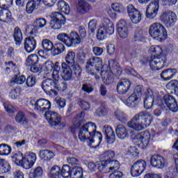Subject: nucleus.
Wrapping results in <instances>:
<instances>
[{
  "label": "nucleus",
  "mask_w": 178,
  "mask_h": 178,
  "mask_svg": "<svg viewBox=\"0 0 178 178\" xmlns=\"http://www.w3.org/2000/svg\"><path fill=\"white\" fill-rule=\"evenodd\" d=\"M42 69L46 74H49L52 72V79L44 80L42 83V88L44 92H49L51 97H56L58 91H65L67 88V85L65 83L60 82L59 80L62 77V71L59 63L56 62L55 64L51 60L46 61L42 65Z\"/></svg>",
  "instance_id": "1"
},
{
  "label": "nucleus",
  "mask_w": 178,
  "mask_h": 178,
  "mask_svg": "<svg viewBox=\"0 0 178 178\" xmlns=\"http://www.w3.org/2000/svg\"><path fill=\"white\" fill-rule=\"evenodd\" d=\"M95 131H97V125L94 122H87L80 129L79 139L83 143L87 141L90 147L97 148L102 141V134L101 132L95 133Z\"/></svg>",
  "instance_id": "2"
},
{
  "label": "nucleus",
  "mask_w": 178,
  "mask_h": 178,
  "mask_svg": "<svg viewBox=\"0 0 178 178\" xmlns=\"http://www.w3.org/2000/svg\"><path fill=\"white\" fill-rule=\"evenodd\" d=\"M152 120V114L145 111L136 113L131 120L128 122L127 126L129 129L135 130L136 131H141L149 127Z\"/></svg>",
  "instance_id": "3"
},
{
  "label": "nucleus",
  "mask_w": 178,
  "mask_h": 178,
  "mask_svg": "<svg viewBox=\"0 0 178 178\" xmlns=\"http://www.w3.org/2000/svg\"><path fill=\"white\" fill-rule=\"evenodd\" d=\"M149 52L154 56L149 62L152 70L163 69L166 62L165 57L161 56V54H162V47L159 46H152L149 49Z\"/></svg>",
  "instance_id": "4"
},
{
  "label": "nucleus",
  "mask_w": 178,
  "mask_h": 178,
  "mask_svg": "<svg viewBox=\"0 0 178 178\" xmlns=\"http://www.w3.org/2000/svg\"><path fill=\"white\" fill-rule=\"evenodd\" d=\"M86 72L88 74L94 76L96 80H99L101 77V70L104 68L102 59L99 57L93 56L86 62Z\"/></svg>",
  "instance_id": "5"
},
{
  "label": "nucleus",
  "mask_w": 178,
  "mask_h": 178,
  "mask_svg": "<svg viewBox=\"0 0 178 178\" xmlns=\"http://www.w3.org/2000/svg\"><path fill=\"white\" fill-rule=\"evenodd\" d=\"M115 33V26L111 19L104 18L97 31L96 37L99 41H104L108 35H112Z\"/></svg>",
  "instance_id": "6"
},
{
  "label": "nucleus",
  "mask_w": 178,
  "mask_h": 178,
  "mask_svg": "<svg viewBox=\"0 0 178 178\" xmlns=\"http://www.w3.org/2000/svg\"><path fill=\"white\" fill-rule=\"evenodd\" d=\"M149 34L154 40L159 41V42H162L168 37L165 26L161 23H154L152 24L149 29Z\"/></svg>",
  "instance_id": "7"
},
{
  "label": "nucleus",
  "mask_w": 178,
  "mask_h": 178,
  "mask_svg": "<svg viewBox=\"0 0 178 178\" xmlns=\"http://www.w3.org/2000/svg\"><path fill=\"white\" fill-rule=\"evenodd\" d=\"M160 20L165 27L168 29L173 27L177 22V15L176 13L170 10H165L160 15Z\"/></svg>",
  "instance_id": "8"
},
{
  "label": "nucleus",
  "mask_w": 178,
  "mask_h": 178,
  "mask_svg": "<svg viewBox=\"0 0 178 178\" xmlns=\"http://www.w3.org/2000/svg\"><path fill=\"white\" fill-rule=\"evenodd\" d=\"M30 36L26 38L24 42V47L26 52L28 54H31L34 52L37 48V40L35 37H37V29L35 28L32 29L29 32Z\"/></svg>",
  "instance_id": "9"
},
{
  "label": "nucleus",
  "mask_w": 178,
  "mask_h": 178,
  "mask_svg": "<svg viewBox=\"0 0 178 178\" xmlns=\"http://www.w3.org/2000/svg\"><path fill=\"white\" fill-rule=\"evenodd\" d=\"M31 104L38 113H48L49 112L48 111L51 109V102L45 99L31 100Z\"/></svg>",
  "instance_id": "10"
},
{
  "label": "nucleus",
  "mask_w": 178,
  "mask_h": 178,
  "mask_svg": "<svg viewBox=\"0 0 178 178\" xmlns=\"http://www.w3.org/2000/svg\"><path fill=\"white\" fill-rule=\"evenodd\" d=\"M51 17V27L53 30H59L62 29V26L66 24V17L63 16L62 13L53 12Z\"/></svg>",
  "instance_id": "11"
},
{
  "label": "nucleus",
  "mask_w": 178,
  "mask_h": 178,
  "mask_svg": "<svg viewBox=\"0 0 178 178\" xmlns=\"http://www.w3.org/2000/svg\"><path fill=\"white\" fill-rule=\"evenodd\" d=\"M141 95H143V89L140 86H136L134 93L124 101L125 105L131 108L137 106L140 104Z\"/></svg>",
  "instance_id": "12"
},
{
  "label": "nucleus",
  "mask_w": 178,
  "mask_h": 178,
  "mask_svg": "<svg viewBox=\"0 0 178 178\" xmlns=\"http://www.w3.org/2000/svg\"><path fill=\"white\" fill-rule=\"evenodd\" d=\"M44 118L51 126H60V129H63V127H65L66 126L65 123L60 122L62 118L56 112L49 111L48 113H44Z\"/></svg>",
  "instance_id": "13"
},
{
  "label": "nucleus",
  "mask_w": 178,
  "mask_h": 178,
  "mask_svg": "<svg viewBox=\"0 0 178 178\" xmlns=\"http://www.w3.org/2000/svg\"><path fill=\"white\" fill-rule=\"evenodd\" d=\"M147 168V162L145 160H138L131 168V175L133 177H138Z\"/></svg>",
  "instance_id": "14"
},
{
  "label": "nucleus",
  "mask_w": 178,
  "mask_h": 178,
  "mask_svg": "<svg viewBox=\"0 0 178 178\" xmlns=\"http://www.w3.org/2000/svg\"><path fill=\"white\" fill-rule=\"evenodd\" d=\"M151 138V134H149V132L148 131H143L141 133L138 134L135 136V140L139 143V147L140 148H143V149H145L146 148H148L151 144L149 143V140Z\"/></svg>",
  "instance_id": "15"
},
{
  "label": "nucleus",
  "mask_w": 178,
  "mask_h": 178,
  "mask_svg": "<svg viewBox=\"0 0 178 178\" xmlns=\"http://www.w3.org/2000/svg\"><path fill=\"white\" fill-rule=\"evenodd\" d=\"M159 10V0H152L146 8V17L148 19H155Z\"/></svg>",
  "instance_id": "16"
},
{
  "label": "nucleus",
  "mask_w": 178,
  "mask_h": 178,
  "mask_svg": "<svg viewBox=\"0 0 178 178\" xmlns=\"http://www.w3.org/2000/svg\"><path fill=\"white\" fill-rule=\"evenodd\" d=\"M103 160L100 161L98 165V169L99 172H104L105 168H106V165L108 163H111L115 158V152L112 150H108L104 152L102 154Z\"/></svg>",
  "instance_id": "17"
},
{
  "label": "nucleus",
  "mask_w": 178,
  "mask_h": 178,
  "mask_svg": "<svg viewBox=\"0 0 178 178\" xmlns=\"http://www.w3.org/2000/svg\"><path fill=\"white\" fill-rule=\"evenodd\" d=\"M130 20L134 24H138L141 22V13L136 9L133 4H129L127 7Z\"/></svg>",
  "instance_id": "18"
},
{
  "label": "nucleus",
  "mask_w": 178,
  "mask_h": 178,
  "mask_svg": "<svg viewBox=\"0 0 178 178\" xmlns=\"http://www.w3.org/2000/svg\"><path fill=\"white\" fill-rule=\"evenodd\" d=\"M150 163L153 168L157 169H163L168 166V161L163 156L159 154H154L150 159Z\"/></svg>",
  "instance_id": "19"
},
{
  "label": "nucleus",
  "mask_w": 178,
  "mask_h": 178,
  "mask_svg": "<svg viewBox=\"0 0 178 178\" xmlns=\"http://www.w3.org/2000/svg\"><path fill=\"white\" fill-rule=\"evenodd\" d=\"M72 65H69L66 64V63H62L61 67L63 69V74L61 72V76L60 77L59 82L60 83H64V84H67L66 82L62 81V79H64V80H71V79L73 77V70H72Z\"/></svg>",
  "instance_id": "20"
},
{
  "label": "nucleus",
  "mask_w": 178,
  "mask_h": 178,
  "mask_svg": "<svg viewBox=\"0 0 178 178\" xmlns=\"http://www.w3.org/2000/svg\"><path fill=\"white\" fill-rule=\"evenodd\" d=\"M35 161H37V154L33 152L28 153L23 159L22 167L24 169H31L34 166Z\"/></svg>",
  "instance_id": "21"
},
{
  "label": "nucleus",
  "mask_w": 178,
  "mask_h": 178,
  "mask_svg": "<svg viewBox=\"0 0 178 178\" xmlns=\"http://www.w3.org/2000/svg\"><path fill=\"white\" fill-rule=\"evenodd\" d=\"M165 105L171 111V112H177L178 106L176 99L170 95H165L163 99Z\"/></svg>",
  "instance_id": "22"
},
{
  "label": "nucleus",
  "mask_w": 178,
  "mask_h": 178,
  "mask_svg": "<svg viewBox=\"0 0 178 178\" xmlns=\"http://www.w3.org/2000/svg\"><path fill=\"white\" fill-rule=\"evenodd\" d=\"M117 30L120 38H127L129 37V29L126 21L120 19L117 24Z\"/></svg>",
  "instance_id": "23"
},
{
  "label": "nucleus",
  "mask_w": 178,
  "mask_h": 178,
  "mask_svg": "<svg viewBox=\"0 0 178 178\" xmlns=\"http://www.w3.org/2000/svg\"><path fill=\"white\" fill-rule=\"evenodd\" d=\"M130 86H131V83H130L129 79H122L117 86L118 92L119 94H126L129 91Z\"/></svg>",
  "instance_id": "24"
},
{
  "label": "nucleus",
  "mask_w": 178,
  "mask_h": 178,
  "mask_svg": "<svg viewBox=\"0 0 178 178\" xmlns=\"http://www.w3.org/2000/svg\"><path fill=\"white\" fill-rule=\"evenodd\" d=\"M91 9H92V7H91L88 3L86 2L84 0H79L76 5L77 13L84 15V13H87V12H88V10H91Z\"/></svg>",
  "instance_id": "25"
},
{
  "label": "nucleus",
  "mask_w": 178,
  "mask_h": 178,
  "mask_svg": "<svg viewBox=\"0 0 178 178\" xmlns=\"http://www.w3.org/2000/svg\"><path fill=\"white\" fill-rule=\"evenodd\" d=\"M103 131L106 136V138L108 144H113V142L115 141V135L113 129L109 125H106L104 127Z\"/></svg>",
  "instance_id": "26"
},
{
  "label": "nucleus",
  "mask_w": 178,
  "mask_h": 178,
  "mask_svg": "<svg viewBox=\"0 0 178 178\" xmlns=\"http://www.w3.org/2000/svg\"><path fill=\"white\" fill-rule=\"evenodd\" d=\"M177 74V70L176 68H168L161 73V77L165 81H169L172 80V77H175Z\"/></svg>",
  "instance_id": "27"
},
{
  "label": "nucleus",
  "mask_w": 178,
  "mask_h": 178,
  "mask_svg": "<svg viewBox=\"0 0 178 178\" xmlns=\"http://www.w3.org/2000/svg\"><path fill=\"white\" fill-rule=\"evenodd\" d=\"M117 136L120 140H124L129 137V131L123 124H118L115 128Z\"/></svg>",
  "instance_id": "28"
},
{
  "label": "nucleus",
  "mask_w": 178,
  "mask_h": 178,
  "mask_svg": "<svg viewBox=\"0 0 178 178\" xmlns=\"http://www.w3.org/2000/svg\"><path fill=\"white\" fill-rule=\"evenodd\" d=\"M25 81H26V76L19 72L13 77V79L10 81L9 86L10 87H13L15 84H17L18 86H22V84H24Z\"/></svg>",
  "instance_id": "29"
},
{
  "label": "nucleus",
  "mask_w": 178,
  "mask_h": 178,
  "mask_svg": "<svg viewBox=\"0 0 178 178\" xmlns=\"http://www.w3.org/2000/svg\"><path fill=\"white\" fill-rule=\"evenodd\" d=\"M13 38L15 42V45L17 47H20L22 45V41H23V33L19 27H15L13 32Z\"/></svg>",
  "instance_id": "30"
},
{
  "label": "nucleus",
  "mask_w": 178,
  "mask_h": 178,
  "mask_svg": "<svg viewBox=\"0 0 178 178\" xmlns=\"http://www.w3.org/2000/svg\"><path fill=\"white\" fill-rule=\"evenodd\" d=\"M80 42H81V38L79 36V33L76 31H72L70 36L69 47L79 45Z\"/></svg>",
  "instance_id": "31"
},
{
  "label": "nucleus",
  "mask_w": 178,
  "mask_h": 178,
  "mask_svg": "<svg viewBox=\"0 0 178 178\" xmlns=\"http://www.w3.org/2000/svg\"><path fill=\"white\" fill-rule=\"evenodd\" d=\"M15 122L22 126H27L29 124V119H27L26 114L23 111H18L15 115Z\"/></svg>",
  "instance_id": "32"
},
{
  "label": "nucleus",
  "mask_w": 178,
  "mask_h": 178,
  "mask_svg": "<svg viewBox=\"0 0 178 178\" xmlns=\"http://www.w3.org/2000/svg\"><path fill=\"white\" fill-rule=\"evenodd\" d=\"M147 33L141 28H137L134 33V38L135 41H138L139 42H144L146 40Z\"/></svg>",
  "instance_id": "33"
},
{
  "label": "nucleus",
  "mask_w": 178,
  "mask_h": 178,
  "mask_svg": "<svg viewBox=\"0 0 178 178\" xmlns=\"http://www.w3.org/2000/svg\"><path fill=\"white\" fill-rule=\"evenodd\" d=\"M0 22L10 23L12 22V13L6 9L0 10Z\"/></svg>",
  "instance_id": "34"
},
{
  "label": "nucleus",
  "mask_w": 178,
  "mask_h": 178,
  "mask_svg": "<svg viewBox=\"0 0 178 178\" xmlns=\"http://www.w3.org/2000/svg\"><path fill=\"white\" fill-rule=\"evenodd\" d=\"M86 113L84 111L81 112L78 114L74 119L72 120V123L75 127H80L81 126V123L86 122Z\"/></svg>",
  "instance_id": "35"
},
{
  "label": "nucleus",
  "mask_w": 178,
  "mask_h": 178,
  "mask_svg": "<svg viewBox=\"0 0 178 178\" xmlns=\"http://www.w3.org/2000/svg\"><path fill=\"white\" fill-rule=\"evenodd\" d=\"M57 10L65 13V15H69L70 13V6L65 1H60L57 3Z\"/></svg>",
  "instance_id": "36"
},
{
  "label": "nucleus",
  "mask_w": 178,
  "mask_h": 178,
  "mask_svg": "<svg viewBox=\"0 0 178 178\" xmlns=\"http://www.w3.org/2000/svg\"><path fill=\"white\" fill-rule=\"evenodd\" d=\"M65 45L60 42H58L53 45L51 53L53 54L54 56H56V55H60V54H63V52H65Z\"/></svg>",
  "instance_id": "37"
},
{
  "label": "nucleus",
  "mask_w": 178,
  "mask_h": 178,
  "mask_svg": "<svg viewBox=\"0 0 178 178\" xmlns=\"http://www.w3.org/2000/svg\"><path fill=\"white\" fill-rule=\"evenodd\" d=\"M177 155L175 154V168L174 170L172 169H169L168 171L166 172L164 178H175V174L178 173V157Z\"/></svg>",
  "instance_id": "38"
},
{
  "label": "nucleus",
  "mask_w": 178,
  "mask_h": 178,
  "mask_svg": "<svg viewBox=\"0 0 178 178\" xmlns=\"http://www.w3.org/2000/svg\"><path fill=\"white\" fill-rule=\"evenodd\" d=\"M39 155L42 159H45L47 161H51L54 156H55V153L51 150L43 149L40 150Z\"/></svg>",
  "instance_id": "39"
},
{
  "label": "nucleus",
  "mask_w": 178,
  "mask_h": 178,
  "mask_svg": "<svg viewBox=\"0 0 178 178\" xmlns=\"http://www.w3.org/2000/svg\"><path fill=\"white\" fill-rule=\"evenodd\" d=\"M76 53L72 51H68L65 56V63L69 66H73L75 63Z\"/></svg>",
  "instance_id": "40"
},
{
  "label": "nucleus",
  "mask_w": 178,
  "mask_h": 178,
  "mask_svg": "<svg viewBox=\"0 0 178 178\" xmlns=\"http://www.w3.org/2000/svg\"><path fill=\"white\" fill-rule=\"evenodd\" d=\"M12 152V147L8 145L2 143L0 145V156H8Z\"/></svg>",
  "instance_id": "41"
},
{
  "label": "nucleus",
  "mask_w": 178,
  "mask_h": 178,
  "mask_svg": "<svg viewBox=\"0 0 178 178\" xmlns=\"http://www.w3.org/2000/svg\"><path fill=\"white\" fill-rule=\"evenodd\" d=\"M112 76L113 74L111 71L100 70V76L106 84H108L112 80Z\"/></svg>",
  "instance_id": "42"
},
{
  "label": "nucleus",
  "mask_w": 178,
  "mask_h": 178,
  "mask_svg": "<svg viewBox=\"0 0 178 178\" xmlns=\"http://www.w3.org/2000/svg\"><path fill=\"white\" fill-rule=\"evenodd\" d=\"M49 177L51 178H61L60 167L57 165H54L50 170Z\"/></svg>",
  "instance_id": "43"
},
{
  "label": "nucleus",
  "mask_w": 178,
  "mask_h": 178,
  "mask_svg": "<svg viewBox=\"0 0 178 178\" xmlns=\"http://www.w3.org/2000/svg\"><path fill=\"white\" fill-rule=\"evenodd\" d=\"M0 169L2 173L10 172V164L6 160L0 159Z\"/></svg>",
  "instance_id": "44"
},
{
  "label": "nucleus",
  "mask_w": 178,
  "mask_h": 178,
  "mask_svg": "<svg viewBox=\"0 0 178 178\" xmlns=\"http://www.w3.org/2000/svg\"><path fill=\"white\" fill-rule=\"evenodd\" d=\"M42 48H43L46 52H49V51L52 52L54 43H52V42L48 39H44L42 41Z\"/></svg>",
  "instance_id": "45"
},
{
  "label": "nucleus",
  "mask_w": 178,
  "mask_h": 178,
  "mask_svg": "<svg viewBox=\"0 0 178 178\" xmlns=\"http://www.w3.org/2000/svg\"><path fill=\"white\" fill-rule=\"evenodd\" d=\"M57 40H58V41H60L61 42L67 45V47H69V43L70 42V36H69V35H67V33H59L57 35Z\"/></svg>",
  "instance_id": "46"
},
{
  "label": "nucleus",
  "mask_w": 178,
  "mask_h": 178,
  "mask_svg": "<svg viewBox=\"0 0 178 178\" xmlns=\"http://www.w3.org/2000/svg\"><path fill=\"white\" fill-rule=\"evenodd\" d=\"M60 175L61 177H72V170H70V166H69V165H64L62 169H60Z\"/></svg>",
  "instance_id": "47"
},
{
  "label": "nucleus",
  "mask_w": 178,
  "mask_h": 178,
  "mask_svg": "<svg viewBox=\"0 0 178 178\" xmlns=\"http://www.w3.org/2000/svg\"><path fill=\"white\" fill-rule=\"evenodd\" d=\"M22 95V88L17 87L15 89H12L9 92V97L11 99H17Z\"/></svg>",
  "instance_id": "48"
},
{
  "label": "nucleus",
  "mask_w": 178,
  "mask_h": 178,
  "mask_svg": "<svg viewBox=\"0 0 178 178\" xmlns=\"http://www.w3.org/2000/svg\"><path fill=\"white\" fill-rule=\"evenodd\" d=\"M38 62V56L37 54H31L26 59V66H31L35 65Z\"/></svg>",
  "instance_id": "49"
},
{
  "label": "nucleus",
  "mask_w": 178,
  "mask_h": 178,
  "mask_svg": "<svg viewBox=\"0 0 178 178\" xmlns=\"http://www.w3.org/2000/svg\"><path fill=\"white\" fill-rule=\"evenodd\" d=\"M33 26L39 29H42L47 26V19L45 18H36L33 22Z\"/></svg>",
  "instance_id": "50"
},
{
  "label": "nucleus",
  "mask_w": 178,
  "mask_h": 178,
  "mask_svg": "<svg viewBox=\"0 0 178 178\" xmlns=\"http://www.w3.org/2000/svg\"><path fill=\"white\" fill-rule=\"evenodd\" d=\"M35 6H37V4L33 0L28 1L26 7V13H29V15H31V13L34 12V10L35 9Z\"/></svg>",
  "instance_id": "51"
},
{
  "label": "nucleus",
  "mask_w": 178,
  "mask_h": 178,
  "mask_svg": "<svg viewBox=\"0 0 178 178\" xmlns=\"http://www.w3.org/2000/svg\"><path fill=\"white\" fill-rule=\"evenodd\" d=\"M115 116L120 122H126V120H127V115L120 110L115 111Z\"/></svg>",
  "instance_id": "52"
},
{
  "label": "nucleus",
  "mask_w": 178,
  "mask_h": 178,
  "mask_svg": "<svg viewBox=\"0 0 178 178\" xmlns=\"http://www.w3.org/2000/svg\"><path fill=\"white\" fill-rule=\"evenodd\" d=\"M111 8H113L117 13H123L126 10V8L119 3H113Z\"/></svg>",
  "instance_id": "53"
},
{
  "label": "nucleus",
  "mask_w": 178,
  "mask_h": 178,
  "mask_svg": "<svg viewBox=\"0 0 178 178\" xmlns=\"http://www.w3.org/2000/svg\"><path fill=\"white\" fill-rule=\"evenodd\" d=\"M42 168L37 167L32 173L29 175L30 178H38L42 176Z\"/></svg>",
  "instance_id": "54"
},
{
  "label": "nucleus",
  "mask_w": 178,
  "mask_h": 178,
  "mask_svg": "<svg viewBox=\"0 0 178 178\" xmlns=\"http://www.w3.org/2000/svg\"><path fill=\"white\" fill-rule=\"evenodd\" d=\"M167 88H173L175 95L178 97V81H172L166 85Z\"/></svg>",
  "instance_id": "55"
},
{
  "label": "nucleus",
  "mask_w": 178,
  "mask_h": 178,
  "mask_svg": "<svg viewBox=\"0 0 178 178\" xmlns=\"http://www.w3.org/2000/svg\"><path fill=\"white\" fill-rule=\"evenodd\" d=\"M108 66L110 67H113V69H115L117 70L118 74H122V69L120 67H118V62L115 60H111L108 61Z\"/></svg>",
  "instance_id": "56"
},
{
  "label": "nucleus",
  "mask_w": 178,
  "mask_h": 178,
  "mask_svg": "<svg viewBox=\"0 0 178 178\" xmlns=\"http://www.w3.org/2000/svg\"><path fill=\"white\" fill-rule=\"evenodd\" d=\"M72 67V74H74L76 76V77H80L81 76V67L80 65L77 64H74L72 66H71V68Z\"/></svg>",
  "instance_id": "57"
},
{
  "label": "nucleus",
  "mask_w": 178,
  "mask_h": 178,
  "mask_svg": "<svg viewBox=\"0 0 178 178\" xmlns=\"http://www.w3.org/2000/svg\"><path fill=\"white\" fill-rule=\"evenodd\" d=\"M82 91L84 92H87V94H91L92 91H94V88H92V85L90 83H83L81 87Z\"/></svg>",
  "instance_id": "58"
},
{
  "label": "nucleus",
  "mask_w": 178,
  "mask_h": 178,
  "mask_svg": "<svg viewBox=\"0 0 178 178\" xmlns=\"http://www.w3.org/2000/svg\"><path fill=\"white\" fill-rule=\"evenodd\" d=\"M111 166L108 168V170L110 172H118L119 168H120V163L118 161H111Z\"/></svg>",
  "instance_id": "59"
},
{
  "label": "nucleus",
  "mask_w": 178,
  "mask_h": 178,
  "mask_svg": "<svg viewBox=\"0 0 178 178\" xmlns=\"http://www.w3.org/2000/svg\"><path fill=\"white\" fill-rule=\"evenodd\" d=\"M154 105V99L149 97H145L144 106L145 109H151Z\"/></svg>",
  "instance_id": "60"
},
{
  "label": "nucleus",
  "mask_w": 178,
  "mask_h": 178,
  "mask_svg": "<svg viewBox=\"0 0 178 178\" xmlns=\"http://www.w3.org/2000/svg\"><path fill=\"white\" fill-rule=\"evenodd\" d=\"M96 114L97 116H106V115H108V108L104 106H102L97 109Z\"/></svg>",
  "instance_id": "61"
},
{
  "label": "nucleus",
  "mask_w": 178,
  "mask_h": 178,
  "mask_svg": "<svg viewBox=\"0 0 178 178\" xmlns=\"http://www.w3.org/2000/svg\"><path fill=\"white\" fill-rule=\"evenodd\" d=\"M137 54H138V46H134L129 51V56L130 59H134L137 58Z\"/></svg>",
  "instance_id": "62"
},
{
  "label": "nucleus",
  "mask_w": 178,
  "mask_h": 178,
  "mask_svg": "<svg viewBox=\"0 0 178 178\" xmlns=\"http://www.w3.org/2000/svg\"><path fill=\"white\" fill-rule=\"evenodd\" d=\"M27 87H34L35 86V77L33 76H29L25 81Z\"/></svg>",
  "instance_id": "63"
},
{
  "label": "nucleus",
  "mask_w": 178,
  "mask_h": 178,
  "mask_svg": "<svg viewBox=\"0 0 178 178\" xmlns=\"http://www.w3.org/2000/svg\"><path fill=\"white\" fill-rule=\"evenodd\" d=\"M110 175L108 178H121L123 176V173L120 171H109Z\"/></svg>",
  "instance_id": "64"
}]
</instances>
